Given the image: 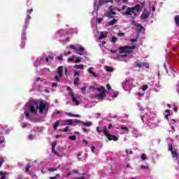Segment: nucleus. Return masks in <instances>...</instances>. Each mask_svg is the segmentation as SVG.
I'll return each instance as SVG.
<instances>
[{"instance_id":"f257e3e1","label":"nucleus","mask_w":179,"mask_h":179,"mask_svg":"<svg viewBox=\"0 0 179 179\" xmlns=\"http://www.w3.org/2000/svg\"><path fill=\"white\" fill-rule=\"evenodd\" d=\"M24 110V114L27 120L29 121H43L44 116L36 119L33 118V117L38 115V114H43V111H48V107L45 101H41L38 103V101L32 100L25 104Z\"/></svg>"},{"instance_id":"f03ea898","label":"nucleus","mask_w":179,"mask_h":179,"mask_svg":"<svg viewBox=\"0 0 179 179\" xmlns=\"http://www.w3.org/2000/svg\"><path fill=\"white\" fill-rule=\"evenodd\" d=\"M137 106L139 110H141V111H143L144 113V115H141V119L143 121V122H145V118L147 120L145 124L148 127V129H153V128H157V127H158L159 124H157L156 122L154 121L156 115L152 113L150 109L149 108L142 109L141 103H138Z\"/></svg>"},{"instance_id":"7ed1b4c3","label":"nucleus","mask_w":179,"mask_h":179,"mask_svg":"<svg viewBox=\"0 0 179 179\" xmlns=\"http://www.w3.org/2000/svg\"><path fill=\"white\" fill-rule=\"evenodd\" d=\"M73 33H78V29H70L69 31L59 29L55 33V38L59 40L62 44H66L70 41L69 37H66L67 34H73Z\"/></svg>"},{"instance_id":"20e7f679","label":"nucleus","mask_w":179,"mask_h":179,"mask_svg":"<svg viewBox=\"0 0 179 179\" xmlns=\"http://www.w3.org/2000/svg\"><path fill=\"white\" fill-rule=\"evenodd\" d=\"M54 59V57L51 56H42L39 57L36 59V60L34 62V68H38V66H41L47 62L48 64L51 63Z\"/></svg>"},{"instance_id":"39448f33","label":"nucleus","mask_w":179,"mask_h":179,"mask_svg":"<svg viewBox=\"0 0 179 179\" xmlns=\"http://www.w3.org/2000/svg\"><path fill=\"white\" fill-rule=\"evenodd\" d=\"M141 10V5L137 4L134 7H128L125 12L122 13L124 16H138Z\"/></svg>"},{"instance_id":"423d86ee","label":"nucleus","mask_w":179,"mask_h":179,"mask_svg":"<svg viewBox=\"0 0 179 179\" xmlns=\"http://www.w3.org/2000/svg\"><path fill=\"white\" fill-rule=\"evenodd\" d=\"M167 142L169 143V149L173 156V160L177 162L178 168L176 167V170H179V154L177 152V150L173 149V139L167 138Z\"/></svg>"},{"instance_id":"0eeeda50","label":"nucleus","mask_w":179,"mask_h":179,"mask_svg":"<svg viewBox=\"0 0 179 179\" xmlns=\"http://www.w3.org/2000/svg\"><path fill=\"white\" fill-rule=\"evenodd\" d=\"M30 19L31 17L30 15H27L24 22V27L22 29V33L21 36V47L23 48L24 47V41L26 40V30L27 29V26H29V23H30Z\"/></svg>"},{"instance_id":"6e6552de","label":"nucleus","mask_w":179,"mask_h":179,"mask_svg":"<svg viewBox=\"0 0 179 179\" xmlns=\"http://www.w3.org/2000/svg\"><path fill=\"white\" fill-rule=\"evenodd\" d=\"M66 49L75 50L76 52L78 55H85V48H83V46L79 44L70 45L69 46L66 47Z\"/></svg>"},{"instance_id":"1a4fd4ad","label":"nucleus","mask_w":179,"mask_h":179,"mask_svg":"<svg viewBox=\"0 0 179 179\" xmlns=\"http://www.w3.org/2000/svg\"><path fill=\"white\" fill-rule=\"evenodd\" d=\"M94 90H97V92H100V94H97L95 95L96 99H98V100H104V97H106V88L103 86L94 88Z\"/></svg>"},{"instance_id":"9d476101","label":"nucleus","mask_w":179,"mask_h":179,"mask_svg":"<svg viewBox=\"0 0 179 179\" xmlns=\"http://www.w3.org/2000/svg\"><path fill=\"white\" fill-rule=\"evenodd\" d=\"M133 81L132 79L127 78L122 83V88L126 92H129L132 89Z\"/></svg>"},{"instance_id":"9b49d317","label":"nucleus","mask_w":179,"mask_h":179,"mask_svg":"<svg viewBox=\"0 0 179 179\" xmlns=\"http://www.w3.org/2000/svg\"><path fill=\"white\" fill-rule=\"evenodd\" d=\"M165 119L167 120L169 122V124L171 126V128L173 129V132L176 131V129H174V125L176 124V122H177V120L174 119H171L170 120H169V116L170 115V110L166 109L165 110Z\"/></svg>"},{"instance_id":"f8f14e48","label":"nucleus","mask_w":179,"mask_h":179,"mask_svg":"<svg viewBox=\"0 0 179 179\" xmlns=\"http://www.w3.org/2000/svg\"><path fill=\"white\" fill-rule=\"evenodd\" d=\"M110 58L113 59H121V57H127V55H121L119 50H110Z\"/></svg>"},{"instance_id":"ddd939ff","label":"nucleus","mask_w":179,"mask_h":179,"mask_svg":"<svg viewBox=\"0 0 179 179\" xmlns=\"http://www.w3.org/2000/svg\"><path fill=\"white\" fill-rule=\"evenodd\" d=\"M136 46H122L119 48L120 54H125V52H131V50H135Z\"/></svg>"},{"instance_id":"4468645a","label":"nucleus","mask_w":179,"mask_h":179,"mask_svg":"<svg viewBox=\"0 0 179 179\" xmlns=\"http://www.w3.org/2000/svg\"><path fill=\"white\" fill-rule=\"evenodd\" d=\"M103 134L104 135H106V136H107L108 141H114L115 142H117V141H118V137L114 135L110 134L106 127H103Z\"/></svg>"},{"instance_id":"2eb2a0df","label":"nucleus","mask_w":179,"mask_h":179,"mask_svg":"<svg viewBox=\"0 0 179 179\" xmlns=\"http://www.w3.org/2000/svg\"><path fill=\"white\" fill-rule=\"evenodd\" d=\"M57 73L58 75L55 76V80L56 82H59L62 78V75H64V66H60L57 68Z\"/></svg>"},{"instance_id":"dca6fc26","label":"nucleus","mask_w":179,"mask_h":179,"mask_svg":"<svg viewBox=\"0 0 179 179\" xmlns=\"http://www.w3.org/2000/svg\"><path fill=\"white\" fill-rule=\"evenodd\" d=\"M67 90H69V96H71L73 103H75L76 106H79L80 103H79V101H78V98H76L75 94L72 92V90L71 89V87H68Z\"/></svg>"},{"instance_id":"f3484780","label":"nucleus","mask_w":179,"mask_h":179,"mask_svg":"<svg viewBox=\"0 0 179 179\" xmlns=\"http://www.w3.org/2000/svg\"><path fill=\"white\" fill-rule=\"evenodd\" d=\"M45 80L38 77L35 79V82L33 85V89H37L40 85H44L45 83Z\"/></svg>"},{"instance_id":"a211bd4d","label":"nucleus","mask_w":179,"mask_h":179,"mask_svg":"<svg viewBox=\"0 0 179 179\" xmlns=\"http://www.w3.org/2000/svg\"><path fill=\"white\" fill-rule=\"evenodd\" d=\"M136 65L138 68H147V69H149V64H148V63H142V62H141L139 61H136Z\"/></svg>"},{"instance_id":"6ab92c4d","label":"nucleus","mask_w":179,"mask_h":179,"mask_svg":"<svg viewBox=\"0 0 179 179\" xmlns=\"http://www.w3.org/2000/svg\"><path fill=\"white\" fill-rule=\"evenodd\" d=\"M149 16H150V11L145 9L141 16V18L145 20V19H148Z\"/></svg>"},{"instance_id":"aec40b11","label":"nucleus","mask_w":179,"mask_h":179,"mask_svg":"<svg viewBox=\"0 0 179 179\" xmlns=\"http://www.w3.org/2000/svg\"><path fill=\"white\" fill-rule=\"evenodd\" d=\"M73 124V120L69 119L65 120H62V125H72Z\"/></svg>"},{"instance_id":"412c9836","label":"nucleus","mask_w":179,"mask_h":179,"mask_svg":"<svg viewBox=\"0 0 179 179\" xmlns=\"http://www.w3.org/2000/svg\"><path fill=\"white\" fill-rule=\"evenodd\" d=\"M87 72L90 73V75H92V76H94V78H99V75L96 74V73H94V68L93 67H90L87 70Z\"/></svg>"},{"instance_id":"4be33fe9","label":"nucleus","mask_w":179,"mask_h":179,"mask_svg":"<svg viewBox=\"0 0 179 179\" xmlns=\"http://www.w3.org/2000/svg\"><path fill=\"white\" fill-rule=\"evenodd\" d=\"M8 131V126L0 125V134H5Z\"/></svg>"},{"instance_id":"5701e85b","label":"nucleus","mask_w":179,"mask_h":179,"mask_svg":"<svg viewBox=\"0 0 179 179\" xmlns=\"http://www.w3.org/2000/svg\"><path fill=\"white\" fill-rule=\"evenodd\" d=\"M5 138L3 136H0V148H5Z\"/></svg>"},{"instance_id":"b1692460","label":"nucleus","mask_w":179,"mask_h":179,"mask_svg":"<svg viewBox=\"0 0 179 179\" xmlns=\"http://www.w3.org/2000/svg\"><path fill=\"white\" fill-rule=\"evenodd\" d=\"M108 2L113 3L114 2V1L113 0H99V6H101V5H103V3H107Z\"/></svg>"},{"instance_id":"393cba45","label":"nucleus","mask_w":179,"mask_h":179,"mask_svg":"<svg viewBox=\"0 0 179 179\" xmlns=\"http://www.w3.org/2000/svg\"><path fill=\"white\" fill-rule=\"evenodd\" d=\"M164 68L167 73H169V76H173V78L176 76V71H174V70H171L169 73V71H167V69L166 68V65H164Z\"/></svg>"},{"instance_id":"a878e982","label":"nucleus","mask_w":179,"mask_h":179,"mask_svg":"<svg viewBox=\"0 0 179 179\" xmlns=\"http://www.w3.org/2000/svg\"><path fill=\"white\" fill-rule=\"evenodd\" d=\"M107 37V32L101 31L99 35V40H103V38H106Z\"/></svg>"},{"instance_id":"bb28decb","label":"nucleus","mask_w":179,"mask_h":179,"mask_svg":"<svg viewBox=\"0 0 179 179\" xmlns=\"http://www.w3.org/2000/svg\"><path fill=\"white\" fill-rule=\"evenodd\" d=\"M50 72V69L48 68H43L41 70V73L42 75H46V73H48Z\"/></svg>"},{"instance_id":"cd10ccee","label":"nucleus","mask_w":179,"mask_h":179,"mask_svg":"<svg viewBox=\"0 0 179 179\" xmlns=\"http://www.w3.org/2000/svg\"><path fill=\"white\" fill-rule=\"evenodd\" d=\"M83 125L84 127H92L93 125V122H92L90 121L83 122Z\"/></svg>"},{"instance_id":"c85d7f7f","label":"nucleus","mask_w":179,"mask_h":179,"mask_svg":"<svg viewBox=\"0 0 179 179\" xmlns=\"http://www.w3.org/2000/svg\"><path fill=\"white\" fill-rule=\"evenodd\" d=\"M133 134H134V136L135 138H138L139 136H142V134L141 133H139V131H138L137 130H134L133 131Z\"/></svg>"},{"instance_id":"c756f323","label":"nucleus","mask_w":179,"mask_h":179,"mask_svg":"<svg viewBox=\"0 0 179 179\" xmlns=\"http://www.w3.org/2000/svg\"><path fill=\"white\" fill-rule=\"evenodd\" d=\"M113 15H116V13L113 10V9L110 8V10L109 11V13L108 15V19H112L113 17H113Z\"/></svg>"},{"instance_id":"7c9ffc66","label":"nucleus","mask_w":179,"mask_h":179,"mask_svg":"<svg viewBox=\"0 0 179 179\" xmlns=\"http://www.w3.org/2000/svg\"><path fill=\"white\" fill-rule=\"evenodd\" d=\"M84 66L83 64H76L73 68H75V69H85Z\"/></svg>"},{"instance_id":"2f4dec72","label":"nucleus","mask_w":179,"mask_h":179,"mask_svg":"<svg viewBox=\"0 0 179 179\" xmlns=\"http://www.w3.org/2000/svg\"><path fill=\"white\" fill-rule=\"evenodd\" d=\"M6 174H7L6 172L1 171L0 172V179H5V178H6Z\"/></svg>"},{"instance_id":"473e14b6","label":"nucleus","mask_w":179,"mask_h":179,"mask_svg":"<svg viewBox=\"0 0 179 179\" xmlns=\"http://www.w3.org/2000/svg\"><path fill=\"white\" fill-rule=\"evenodd\" d=\"M106 72H113L114 71V69L110 66H106Z\"/></svg>"},{"instance_id":"72a5a7b5","label":"nucleus","mask_w":179,"mask_h":179,"mask_svg":"<svg viewBox=\"0 0 179 179\" xmlns=\"http://www.w3.org/2000/svg\"><path fill=\"white\" fill-rule=\"evenodd\" d=\"M142 30H145V28L143 27V26L141 24L137 25V31H138V33H141Z\"/></svg>"},{"instance_id":"f704fd0d","label":"nucleus","mask_w":179,"mask_h":179,"mask_svg":"<svg viewBox=\"0 0 179 179\" xmlns=\"http://www.w3.org/2000/svg\"><path fill=\"white\" fill-rule=\"evenodd\" d=\"M117 23V20L113 18V20L108 23V26H114Z\"/></svg>"},{"instance_id":"c9c22d12","label":"nucleus","mask_w":179,"mask_h":179,"mask_svg":"<svg viewBox=\"0 0 179 179\" xmlns=\"http://www.w3.org/2000/svg\"><path fill=\"white\" fill-rule=\"evenodd\" d=\"M76 56L75 55H73L72 57H69L68 59H67V62L69 63V62H75V57Z\"/></svg>"},{"instance_id":"e433bc0d","label":"nucleus","mask_w":179,"mask_h":179,"mask_svg":"<svg viewBox=\"0 0 179 179\" xmlns=\"http://www.w3.org/2000/svg\"><path fill=\"white\" fill-rule=\"evenodd\" d=\"M74 86L79 85V77H76L73 81Z\"/></svg>"},{"instance_id":"4c0bfd02","label":"nucleus","mask_w":179,"mask_h":179,"mask_svg":"<svg viewBox=\"0 0 179 179\" xmlns=\"http://www.w3.org/2000/svg\"><path fill=\"white\" fill-rule=\"evenodd\" d=\"M120 129H122V131H124L123 134H127L129 131L127 127H124V126H122Z\"/></svg>"},{"instance_id":"58836bf2","label":"nucleus","mask_w":179,"mask_h":179,"mask_svg":"<svg viewBox=\"0 0 179 179\" xmlns=\"http://www.w3.org/2000/svg\"><path fill=\"white\" fill-rule=\"evenodd\" d=\"M174 19H175L176 26L179 27V15H176L174 17Z\"/></svg>"},{"instance_id":"ea45409f","label":"nucleus","mask_w":179,"mask_h":179,"mask_svg":"<svg viewBox=\"0 0 179 179\" xmlns=\"http://www.w3.org/2000/svg\"><path fill=\"white\" fill-rule=\"evenodd\" d=\"M3 163H5V158L2 156H0V167H1Z\"/></svg>"},{"instance_id":"a19ab883","label":"nucleus","mask_w":179,"mask_h":179,"mask_svg":"<svg viewBox=\"0 0 179 179\" xmlns=\"http://www.w3.org/2000/svg\"><path fill=\"white\" fill-rule=\"evenodd\" d=\"M59 125V122L57 121L55 123L53 126L55 131H57V128H58Z\"/></svg>"},{"instance_id":"79ce46f5","label":"nucleus","mask_w":179,"mask_h":179,"mask_svg":"<svg viewBox=\"0 0 179 179\" xmlns=\"http://www.w3.org/2000/svg\"><path fill=\"white\" fill-rule=\"evenodd\" d=\"M80 76V73L78 71H74V78H79Z\"/></svg>"},{"instance_id":"37998d69","label":"nucleus","mask_w":179,"mask_h":179,"mask_svg":"<svg viewBox=\"0 0 179 179\" xmlns=\"http://www.w3.org/2000/svg\"><path fill=\"white\" fill-rule=\"evenodd\" d=\"M96 132H99V133L104 132V129H103L101 130V127H96Z\"/></svg>"},{"instance_id":"c03bdc74","label":"nucleus","mask_w":179,"mask_h":179,"mask_svg":"<svg viewBox=\"0 0 179 179\" xmlns=\"http://www.w3.org/2000/svg\"><path fill=\"white\" fill-rule=\"evenodd\" d=\"M73 121V123H79V124H81L83 125V121H82L80 120H74Z\"/></svg>"},{"instance_id":"a18cd8bd","label":"nucleus","mask_w":179,"mask_h":179,"mask_svg":"<svg viewBox=\"0 0 179 179\" xmlns=\"http://www.w3.org/2000/svg\"><path fill=\"white\" fill-rule=\"evenodd\" d=\"M81 61H82V57H78V58H77V59L74 61V62H75L76 64H79Z\"/></svg>"},{"instance_id":"49530a36","label":"nucleus","mask_w":179,"mask_h":179,"mask_svg":"<svg viewBox=\"0 0 179 179\" xmlns=\"http://www.w3.org/2000/svg\"><path fill=\"white\" fill-rule=\"evenodd\" d=\"M140 169H141V170H148V166L141 165L140 166Z\"/></svg>"},{"instance_id":"de8ad7c7","label":"nucleus","mask_w":179,"mask_h":179,"mask_svg":"<svg viewBox=\"0 0 179 179\" xmlns=\"http://www.w3.org/2000/svg\"><path fill=\"white\" fill-rule=\"evenodd\" d=\"M35 138V136L33 135V134H30L29 136H28V138L29 139V141H33V139H34Z\"/></svg>"},{"instance_id":"09e8293b","label":"nucleus","mask_w":179,"mask_h":179,"mask_svg":"<svg viewBox=\"0 0 179 179\" xmlns=\"http://www.w3.org/2000/svg\"><path fill=\"white\" fill-rule=\"evenodd\" d=\"M69 139H71V141H76V136H70Z\"/></svg>"},{"instance_id":"8fccbe9b","label":"nucleus","mask_w":179,"mask_h":179,"mask_svg":"<svg viewBox=\"0 0 179 179\" xmlns=\"http://www.w3.org/2000/svg\"><path fill=\"white\" fill-rule=\"evenodd\" d=\"M141 157L142 160H146L148 159L146 158V155L145 154H141Z\"/></svg>"},{"instance_id":"3c124183","label":"nucleus","mask_w":179,"mask_h":179,"mask_svg":"<svg viewBox=\"0 0 179 179\" xmlns=\"http://www.w3.org/2000/svg\"><path fill=\"white\" fill-rule=\"evenodd\" d=\"M90 149H91L92 153H96V152H94V150L96 149V147H94V145H92L90 147Z\"/></svg>"},{"instance_id":"603ef678","label":"nucleus","mask_w":179,"mask_h":179,"mask_svg":"<svg viewBox=\"0 0 179 179\" xmlns=\"http://www.w3.org/2000/svg\"><path fill=\"white\" fill-rule=\"evenodd\" d=\"M30 167H31V164H28L27 169L25 170V173H28L29 172V169H30Z\"/></svg>"},{"instance_id":"864d4df0","label":"nucleus","mask_w":179,"mask_h":179,"mask_svg":"<svg viewBox=\"0 0 179 179\" xmlns=\"http://www.w3.org/2000/svg\"><path fill=\"white\" fill-rule=\"evenodd\" d=\"M111 43H117V37L113 36L112 40H111Z\"/></svg>"},{"instance_id":"5fc2aeb1","label":"nucleus","mask_w":179,"mask_h":179,"mask_svg":"<svg viewBox=\"0 0 179 179\" xmlns=\"http://www.w3.org/2000/svg\"><path fill=\"white\" fill-rule=\"evenodd\" d=\"M71 54H72V52L71 51H68L63 53V55H65L66 57H67V55H71Z\"/></svg>"},{"instance_id":"6e6d98bb","label":"nucleus","mask_w":179,"mask_h":179,"mask_svg":"<svg viewBox=\"0 0 179 179\" xmlns=\"http://www.w3.org/2000/svg\"><path fill=\"white\" fill-rule=\"evenodd\" d=\"M63 55H60L59 56L57 57V59H59V61H62L64 59H63Z\"/></svg>"},{"instance_id":"4d7b16f0","label":"nucleus","mask_w":179,"mask_h":179,"mask_svg":"<svg viewBox=\"0 0 179 179\" xmlns=\"http://www.w3.org/2000/svg\"><path fill=\"white\" fill-rule=\"evenodd\" d=\"M52 152L57 156H59V154L58 152H55V148H52Z\"/></svg>"},{"instance_id":"13d9d810","label":"nucleus","mask_w":179,"mask_h":179,"mask_svg":"<svg viewBox=\"0 0 179 179\" xmlns=\"http://www.w3.org/2000/svg\"><path fill=\"white\" fill-rule=\"evenodd\" d=\"M141 89L143 90V92H145V90H148V85H143L141 87Z\"/></svg>"},{"instance_id":"bf43d9fd","label":"nucleus","mask_w":179,"mask_h":179,"mask_svg":"<svg viewBox=\"0 0 179 179\" xmlns=\"http://www.w3.org/2000/svg\"><path fill=\"white\" fill-rule=\"evenodd\" d=\"M118 93L117 92H114L113 94L112 95L113 99H115V97H117Z\"/></svg>"},{"instance_id":"052dcab7","label":"nucleus","mask_w":179,"mask_h":179,"mask_svg":"<svg viewBox=\"0 0 179 179\" xmlns=\"http://www.w3.org/2000/svg\"><path fill=\"white\" fill-rule=\"evenodd\" d=\"M81 92H83V93L85 94V93L86 92V87H83L81 88Z\"/></svg>"},{"instance_id":"680f3d73","label":"nucleus","mask_w":179,"mask_h":179,"mask_svg":"<svg viewBox=\"0 0 179 179\" xmlns=\"http://www.w3.org/2000/svg\"><path fill=\"white\" fill-rule=\"evenodd\" d=\"M57 168H50L49 169V171L53 172V171H57Z\"/></svg>"},{"instance_id":"e2e57ef3","label":"nucleus","mask_w":179,"mask_h":179,"mask_svg":"<svg viewBox=\"0 0 179 179\" xmlns=\"http://www.w3.org/2000/svg\"><path fill=\"white\" fill-rule=\"evenodd\" d=\"M96 22L97 23H101L103 22V18H97Z\"/></svg>"},{"instance_id":"0e129e2a","label":"nucleus","mask_w":179,"mask_h":179,"mask_svg":"<svg viewBox=\"0 0 179 179\" xmlns=\"http://www.w3.org/2000/svg\"><path fill=\"white\" fill-rule=\"evenodd\" d=\"M55 146H57V142L54 141L52 143V148H55Z\"/></svg>"},{"instance_id":"69168bd1","label":"nucleus","mask_w":179,"mask_h":179,"mask_svg":"<svg viewBox=\"0 0 179 179\" xmlns=\"http://www.w3.org/2000/svg\"><path fill=\"white\" fill-rule=\"evenodd\" d=\"M73 115L74 114H72L71 113H66V115H68L69 117H73L74 116Z\"/></svg>"},{"instance_id":"338daca9","label":"nucleus","mask_w":179,"mask_h":179,"mask_svg":"<svg viewBox=\"0 0 179 179\" xmlns=\"http://www.w3.org/2000/svg\"><path fill=\"white\" fill-rule=\"evenodd\" d=\"M21 127L22 128H26L27 127V124L26 123H22Z\"/></svg>"},{"instance_id":"774afa93","label":"nucleus","mask_w":179,"mask_h":179,"mask_svg":"<svg viewBox=\"0 0 179 179\" xmlns=\"http://www.w3.org/2000/svg\"><path fill=\"white\" fill-rule=\"evenodd\" d=\"M74 179H86L84 176H81L80 178H74Z\"/></svg>"}]
</instances>
